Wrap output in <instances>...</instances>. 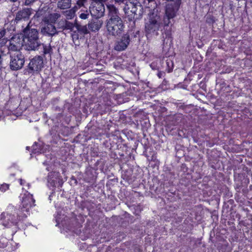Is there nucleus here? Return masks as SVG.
Masks as SVG:
<instances>
[{"instance_id":"obj_1","label":"nucleus","mask_w":252,"mask_h":252,"mask_svg":"<svg viewBox=\"0 0 252 252\" xmlns=\"http://www.w3.org/2000/svg\"><path fill=\"white\" fill-rule=\"evenodd\" d=\"M29 22L27 26L22 30L24 39L26 40V47L28 51H37L41 55H51L52 49L50 44H45L41 42L39 38L38 31L34 28H31Z\"/></svg>"},{"instance_id":"obj_2","label":"nucleus","mask_w":252,"mask_h":252,"mask_svg":"<svg viewBox=\"0 0 252 252\" xmlns=\"http://www.w3.org/2000/svg\"><path fill=\"white\" fill-rule=\"evenodd\" d=\"M108 18L106 21L107 31L110 35L120 36L124 31L125 24L119 10L114 5H107Z\"/></svg>"},{"instance_id":"obj_3","label":"nucleus","mask_w":252,"mask_h":252,"mask_svg":"<svg viewBox=\"0 0 252 252\" xmlns=\"http://www.w3.org/2000/svg\"><path fill=\"white\" fill-rule=\"evenodd\" d=\"M179 8L176 10L172 7L171 4H166L165 6V14L163 18V32H162L163 45L170 44L172 42L171 27L172 24L171 20L175 17Z\"/></svg>"},{"instance_id":"obj_4","label":"nucleus","mask_w":252,"mask_h":252,"mask_svg":"<svg viewBox=\"0 0 252 252\" xmlns=\"http://www.w3.org/2000/svg\"><path fill=\"white\" fill-rule=\"evenodd\" d=\"M124 12L129 21L135 23L142 18L143 7L138 0H127L123 7Z\"/></svg>"},{"instance_id":"obj_5","label":"nucleus","mask_w":252,"mask_h":252,"mask_svg":"<svg viewBox=\"0 0 252 252\" xmlns=\"http://www.w3.org/2000/svg\"><path fill=\"white\" fill-rule=\"evenodd\" d=\"M162 23L159 15L152 13L149 15V19L145 25V32L147 38L152 39L158 35L159 31H162Z\"/></svg>"},{"instance_id":"obj_6","label":"nucleus","mask_w":252,"mask_h":252,"mask_svg":"<svg viewBox=\"0 0 252 252\" xmlns=\"http://www.w3.org/2000/svg\"><path fill=\"white\" fill-rule=\"evenodd\" d=\"M140 32L137 31L135 32H127L124 33L121 37L118 39L115 44L114 49L117 51L125 50L130 43L139 40Z\"/></svg>"},{"instance_id":"obj_7","label":"nucleus","mask_w":252,"mask_h":252,"mask_svg":"<svg viewBox=\"0 0 252 252\" xmlns=\"http://www.w3.org/2000/svg\"><path fill=\"white\" fill-rule=\"evenodd\" d=\"M44 66L43 58L41 55H37L30 59L26 72L29 74L34 75L38 74Z\"/></svg>"},{"instance_id":"obj_8","label":"nucleus","mask_w":252,"mask_h":252,"mask_svg":"<svg viewBox=\"0 0 252 252\" xmlns=\"http://www.w3.org/2000/svg\"><path fill=\"white\" fill-rule=\"evenodd\" d=\"M10 55L9 68L13 71H17L21 69L25 63V58L21 52L14 53L8 52Z\"/></svg>"},{"instance_id":"obj_9","label":"nucleus","mask_w":252,"mask_h":252,"mask_svg":"<svg viewBox=\"0 0 252 252\" xmlns=\"http://www.w3.org/2000/svg\"><path fill=\"white\" fill-rule=\"evenodd\" d=\"M75 28L76 30L73 31L71 36L75 46H79L80 45V40H83L84 35L89 33L90 32L87 25H82L76 20Z\"/></svg>"},{"instance_id":"obj_10","label":"nucleus","mask_w":252,"mask_h":252,"mask_svg":"<svg viewBox=\"0 0 252 252\" xmlns=\"http://www.w3.org/2000/svg\"><path fill=\"white\" fill-rule=\"evenodd\" d=\"M8 50L10 51L20 52L24 43V38L22 34L14 35L9 40Z\"/></svg>"},{"instance_id":"obj_11","label":"nucleus","mask_w":252,"mask_h":252,"mask_svg":"<svg viewBox=\"0 0 252 252\" xmlns=\"http://www.w3.org/2000/svg\"><path fill=\"white\" fill-rule=\"evenodd\" d=\"M31 8L25 7L19 10L15 14L14 22L17 24L22 21H28L32 14Z\"/></svg>"},{"instance_id":"obj_12","label":"nucleus","mask_w":252,"mask_h":252,"mask_svg":"<svg viewBox=\"0 0 252 252\" xmlns=\"http://www.w3.org/2000/svg\"><path fill=\"white\" fill-rule=\"evenodd\" d=\"M1 219L2 220V224L7 227H10L12 226L17 224L18 220V215L16 214H12L7 213L5 215V213L1 214Z\"/></svg>"},{"instance_id":"obj_13","label":"nucleus","mask_w":252,"mask_h":252,"mask_svg":"<svg viewBox=\"0 0 252 252\" xmlns=\"http://www.w3.org/2000/svg\"><path fill=\"white\" fill-rule=\"evenodd\" d=\"M103 2H96L95 5L90 9V13L92 16L100 18L104 15L105 6Z\"/></svg>"},{"instance_id":"obj_14","label":"nucleus","mask_w":252,"mask_h":252,"mask_svg":"<svg viewBox=\"0 0 252 252\" xmlns=\"http://www.w3.org/2000/svg\"><path fill=\"white\" fill-rule=\"evenodd\" d=\"M35 200L33 198L32 195L28 193H25L22 198V205L24 210L28 212L32 206H34Z\"/></svg>"},{"instance_id":"obj_15","label":"nucleus","mask_w":252,"mask_h":252,"mask_svg":"<svg viewBox=\"0 0 252 252\" xmlns=\"http://www.w3.org/2000/svg\"><path fill=\"white\" fill-rule=\"evenodd\" d=\"M40 32L44 35H48L51 37L57 34L59 32L55 26L52 23H48L42 27Z\"/></svg>"},{"instance_id":"obj_16","label":"nucleus","mask_w":252,"mask_h":252,"mask_svg":"<svg viewBox=\"0 0 252 252\" xmlns=\"http://www.w3.org/2000/svg\"><path fill=\"white\" fill-rule=\"evenodd\" d=\"M103 21L100 18L94 17L89 22L87 25L88 29L92 32H95L98 31L101 27Z\"/></svg>"},{"instance_id":"obj_17","label":"nucleus","mask_w":252,"mask_h":252,"mask_svg":"<svg viewBox=\"0 0 252 252\" xmlns=\"http://www.w3.org/2000/svg\"><path fill=\"white\" fill-rule=\"evenodd\" d=\"M62 225L65 226L69 230L74 231V228H79L81 226L80 223L78 222L76 217H73L69 219L68 223H63L62 221Z\"/></svg>"},{"instance_id":"obj_18","label":"nucleus","mask_w":252,"mask_h":252,"mask_svg":"<svg viewBox=\"0 0 252 252\" xmlns=\"http://www.w3.org/2000/svg\"><path fill=\"white\" fill-rule=\"evenodd\" d=\"M48 186L52 187H56L57 184L58 173L50 172L48 176Z\"/></svg>"},{"instance_id":"obj_19","label":"nucleus","mask_w":252,"mask_h":252,"mask_svg":"<svg viewBox=\"0 0 252 252\" xmlns=\"http://www.w3.org/2000/svg\"><path fill=\"white\" fill-rule=\"evenodd\" d=\"M71 0H59L57 7L60 9H67L71 7Z\"/></svg>"},{"instance_id":"obj_20","label":"nucleus","mask_w":252,"mask_h":252,"mask_svg":"<svg viewBox=\"0 0 252 252\" xmlns=\"http://www.w3.org/2000/svg\"><path fill=\"white\" fill-rule=\"evenodd\" d=\"M77 10V6H74L72 8L63 12V14L67 20L72 19L75 15L76 11Z\"/></svg>"},{"instance_id":"obj_21","label":"nucleus","mask_w":252,"mask_h":252,"mask_svg":"<svg viewBox=\"0 0 252 252\" xmlns=\"http://www.w3.org/2000/svg\"><path fill=\"white\" fill-rule=\"evenodd\" d=\"M6 32L7 31L4 29L0 31V47L4 45L8 41L7 38L5 37Z\"/></svg>"},{"instance_id":"obj_22","label":"nucleus","mask_w":252,"mask_h":252,"mask_svg":"<svg viewBox=\"0 0 252 252\" xmlns=\"http://www.w3.org/2000/svg\"><path fill=\"white\" fill-rule=\"evenodd\" d=\"M76 25V20L74 23L71 22L65 19V25H64V30H70L71 31H73V28H75Z\"/></svg>"},{"instance_id":"obj_23","label":"nucleus","mask_w":252,"mask_h":252,"mask_svg":"<svg viewBox=\"0 0 252 252\" xmlns=\"http://www.w3.org/2000/svg\"><path fill=\"white\" fill-rule=\"evenodd\" d=\"M40 144L37 142H34V144L32 146V152L36 153H41L42 152V147Z\"/></svg>"},{"instance_id":"obj_24","label":"nucleus","mask_w":252,"mask_h":252,"mask_svg":"<svg viewBox=\"0 0 252 252\" xmlns=\"http://www.w3.org/2000/svg\"><path fill=\"white\" fill-rule=\"evenodd\" d=\"M88 52L90 54L95 53L97 51L96 44L94 42H89L88 44Z\"/></svg>"},{"instance_id":"obj_25","label":"nucleus","mask_w":252,"mask_h":252,"mask_svg":"<svg viewBox=\"0 0 252 252\" xmlns=\"http://www.w3.org/2000/svg\"><path fill=\"white\" fill-rule=\"evenodd\" d=\"M65 19H61L56 23L57 29L61 30V31L64 30Z\"/></svg>"},{"instance_id":"obj_26","label":"nucleus","mask_w":252,"mask_h":252,"mask_svg":"<svg viewBox=\"0 0 252 252\" xmlns=\"http://www.w3.org/2000/svg\"><path fill=\"white\" fill-rule=\"evenodd\" d=\"M61 17V15L57 13L51 14L50 15V20L52 24L55 23L56 21Z\"/></svg>"},{"instance_id":"obj_27","label":"nucleus","mask_w":252,"mask_h":252,"mask_svg":"<svg viewBox=\"0 0 252 252\" xmlns=\"http://www.w3.org/2000/svg\"><path fill=\"white\" fill-rule=\"evenodd\" d=\"M90 11H88L86 10L84 12H82L79 14V17L82 20H86L89 18Z\"/></svg>"},{"instance_id":"obj_28","label":"nucleus","mask_w":252,"mask_h":252,"mask_svg":"<svg viewBox=\"0 0 252 252\" xmlns=\"http://www.w3.org/2000/svg\"><path fill=\"white\" fill-rule=\"evenodd\" d=\"M166 65L168 67V72H170L171 71H172L173 67V63L172 61L170 60H167Z\"/></svg>"},{"instance_id":"obj_29","label":"nucleus","mask_w":252,"mask_h":252,"mask_svg":"<svg viewBox=\"0 0 252 252\" xmlns=\"http://www.w3.org/2000/svg\"><path fill=\"white\" fill-rule=\"evenodd\" d=\"M87 0H78L76 1V5L77 6V9L82 7L84 5V3Z\"/></svg>"},{"instance_id":"obj_30","label":"nucleus","mask_w":252,"mask_h":252,"mask_svg":"<svg viewBox=\"0 0 252 252\" xmlns=\"http://www.w3.org/2000/svg\"><path fill=\"white\" fill-rule=\"evenodd\" d=\"M37 0H25L23 2V5L25 6H31Z\"/></svg>"},{"instance_id":"obj_31","label":"nucleus","mask_w":252,"mask_h":252,"mask_svg":"<svg viewBox=\"0 0 252 252\" xmlns=\"http://www.w3.org/2000/svg\"><path fill=\"white\" fill-rule=\"evenodd\" d=\"M9 188V185L7 184H3L0 186V190L2 191H5Z\"/></svg>"},{"instance_id":"obj_32","label":"nucleus","mask_w":252,"mask_h":252,"mask_svg":"<svg viewBox=\"0 0 252 252\" xmlns=\"http://www.w3.org/2000/svg\"><path fill=\"white\" fill-rule=\"evenodd\" d=\"M63 184V180L59 178H58L57 186H58V187H61Z\"/></svg>"},{"instance_id":"obj_33","label":"nucleus","mask_w":252,"mask_h":252,"mask_svg":"<svg viewBox=\"0 0 252 252\" xmlns=\"http://www.w3.org/2000/svg\"><path fill=\"white\" fill-rule=\"evenodd\" d=\"M165 73L164 72L159 71L157 75L159 78H162V77H163L165 76Z\"/></svg>"},{"instance_id":"obj_34","label":"nucleus","mask_w":252,"mask_h":252,"mask_svg":"<svg viewBox=\"0 0 252 252\" xmlns=\"http://www.w3.org/2000/svg\"><path fill=\"white\" fill-rule=\"evenodd\" d=\"M50 19H48L47 18H44L42 20V22L44 23V25H47V24H48V23H51V21L50 22Z\"/></svg>"},{"instance_id":"obj_35","label":"nucleus","mask_w":252,"mask_h":252,"mask_svg":"<svg viewBox=\"0 0 252 252\" xmlns=\"http://www.w3.org/2000/svg\"><path fill=\"white\" fill-rule=\"evenodd\" d=\"M150 66L153 69H156V65L155 64V63H152L151 64H150Z\"/></svg>"},{"instance_id":"obj_36","label":"nucleus","mask_w":252,"mask_h":252,"mask_svg":"<svg viewBox=\"0 0 252 252\" xmlns=\"http://www.w3.org/2000/svg\"><path fill=\"white\" fill-rule=\"evenodd\" d=\"M94 2H105L107 1L108 0H93Z\"/></svg>"},{"instance_id":"obj_37","label":"nucleus","mask_w":252,"mask_h":252,"mask_svg":"<svg viewBox=\"0 0 252 252\" xmlns=\"http://www.w3.org/2000/svg\"><path fill=\"white\" fill-rule=\"evenodd\" d=\"M24 182H25V181L22 180V179H20V183L21 185H23L24 184Z\"/></svg>"},{"instance_id":"obj_38","label":"nucleus","mask_w":252,"mask_h":252,"mask_svg":"<svg viewBox=\"0 0 252 252\" xmlns=\"http://www.w3.org/2000/svg\"><path fill=\"white\" fill-rule=\"evenodd\" d=\"M71 179L72 180H74L75 181V183L76 184L77 183V180L74 178V177H72Z\"/></svg>"},{"instance_id":"obj_39","label":"nucleus","mask_w":252,"mask_h":252,"mask_svg":"<svg viewBox=\"0 0 252 252\" xmlns=\"http://www.w3.org/2000/svg\"><path fill=\"white\" fill-rule=\"evenodd\" d=\"M56 221H57V225H58V224H59V220H58V219H56Z\"/></svg>"},{"instance_id":"obj_40","label":"nucleus","mask_w":252,"mask_h":252,"mask_svg":"<svg viewBox=\"0 0 252 252\" xmlns=\"http://www.w3.org/2000/svg\"><path fill=\"white\" fill-rule=\"evenodd\" d=\"M149 2H151L154 1V0H148Z\"/></svg>"},{"instance_id":"obj_41","label":"nucleus","mask_w":252,"mask_h":252,"mask_svg":"<svg viewBox=\"0 0 252 252\" xmlns=\"http://www.w3.org/2000/svg\"><path fill=\"white\" fill-rule=\"evenodd\" d=\"M47 170L48 171H50V169H49V167H47Z\"/></svg>"},{"instance_id":"obj_42","label":"nucleus","mask_w":252,"mask_h":252,"mask_svg":"<svg viewBox=\"0 0 252 252\" xmlns=\"http://www.w3.org/2000/svg\"><path fill=\"white\" fill-rule=\"evenodd\" d=\"M29 147H27V149H28H28H29Z\"/></svg>"}]
</instances>
